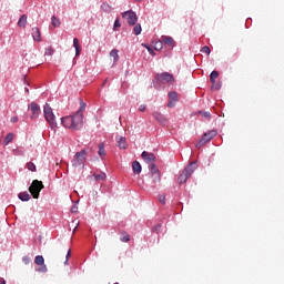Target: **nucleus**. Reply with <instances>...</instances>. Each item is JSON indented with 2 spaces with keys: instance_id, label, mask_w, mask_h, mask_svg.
I'll list each match as a JSON object with an SVG mask.
<instances>
[{
  "instance_id": "1",
  "label": "nucleus",
  "mask_w": 284,
  "mask_h": 284,
  "mask_svg": "<svg viewBox=\"0 0 284 284\" xmlns=\"http://www.w3.org/2000/svg\"><path fill=\"white\" fill-rule=\"evenodd\" d=\"M85 110V103L81 102L80 109L73 115H68L61 119L62 125L69 130H81L83 128V111Z\"/></svg>"
},
{
  "instance_id": "2",
  "label": "nucleus",
  "mask_w": 284,
  "mask_h": 284,
  "mask_svg": "<svg viewBox=\"0 0 284 284\" xmlns=\"http://www.w3.org/2000/svg\"><path fill=\"white\" fill-rule=\"evenodd\" d=\"M43 114L51 130H57V116L54 115V111L52 110V106H50L49 103L44 104Z\"/></svg>"
},
{
  "instance_id": "3",
  "label": "nucleus",
  "mask_w": 284,
  "mask_h": 284,
  "mask_svg": "<svg viewBox=\"0 0 284 284\" xmlns=\"http://www.w3.org/2000/svg\"><path fill=\"white\" fill-rule=\"evenodd\" d=\"M194 170H196V162H192L190 163L183 171L182 173L179 175L178 178V183L180 185H183L185 183H187V179H190V176H192V174H194Z\"/></svg>"
},
{
  "instance_id": "4",
  "label": "nucleus",
  "mask_w": 284,
  "mask_h": 284,
  "mask_svg": "<svg viewBox=\"0 0 284 284\" xmlns=\"http://www.w3.org/2000/svg\"><path fill=\"white\" fill-rule=\"evenodd\" d=\"M45 186L43 185L42 181L33 180L31 185L29 186V192L33 199H39V195L41 194V190H43Z\"/></svg>"
},
{
  "instance_id": "5",
  "label": "nucleus",
  "mask_w": 284,
  "mask_h": 284,
  "mask_svg": "<svg viewBox=\"0 0 284 284\" xmlns=\"http://www.w3.org/2000/svg\"><path fill=\"white\" fill-rule=\"evenodd\" d=\"M88 155V152L85 150H82L78 153H75L73 160H72V165L73 168H83L85 163V156Z\"/></svg>"
},
{
  "instance_id": "6",
  "label": "nucleus",
  "mask_w": 284,
  "mask_h": 284,
  "mask_svg": "<svg viewBox=\"0 0 284 284\" xmlns=\"http://www.w3.org/2000/svg\"><path fill=\"white\" fill-rule=\"evenodd\" d=\"M216 130H211L202 135V139L196 143V148H203V145H207L216 136Z\"/></svg>"
},
{
  "instance_id": "7",
  "label": "nucleus",
  "mask_w": 284,
  "mask_h": 284,
  "mask_svg": "<svg viewBox=\"0 0 284 284\" xmlns=\"http://www.w3.org/2000/svg\"><path fill=\"white\" fill-rule=\"evenodd\" d=\"M122 17L125 19L129 26H136V21H139V18L134 11H125L122 13Z\"/></svg>"
},
{
  "instance_id": "8",
  "label": "nucleus",
  "mask_w": 284,
  "mask_h": 284,
  "mask_svg": "<svg viewBox=\"0 0 284 284\" xmlns=\"http://www.w3.org/2000/svg\"><path fill=\"white\" fill-rule=\"evenodd\" d=\"M150 172H151V176L153 179V183H160V181H161V171L159 170V166H156V164H151L150 165Z\"/></svg>"
},
{
  "instance_id": "9",
  "label": "nucleus",
  "mask_w": 284,
  "mask_h": 284,
  "mask_svg": "<svg viewBox=\"0 0 284 284\" xmlns=\"http://www.w3.org/2000/svg\"><path fill=\"white\" fill-rule=\"evenodd\" d=\"M158 81L161 83H174V75L168 72H162L156 75Z\"/></svg>"
},
{
  "instance_id": "10",
  "label": "nucleus",
  "mask_w": 284,
  "mask_h": 284,
  "mask_svg": "<svg viewBox=\"0 0 284 284\" xmlns=\"http://www.w3.org/2000/svg\"><path fill=\"white\" fill-rule=\"evenodd\" d=\"M29 110H31L32 115L31 119L34 120L39 116V114H41V108L39 106V104H37V102H31L29 104Z\"/></svg>"
},
{
  "instance_id": "11",
  "label": "nucleus",
  "mask_w": 284,
  "mask_h": 284,
  "mask_svg": "<svg viewBox=\"0 0 284 284\" xmlns=\"http://www.w3.org/2000/svg\"><path fill=\"white\" fill-rule=\"evenodd\" d=\"M142 159L143 161H145V163H152V165H154V161H156V156L154 155V153H150L148 151L142 152Z\"/></svg>"
},
{
  "instance_id": "12",
  "label": "nucleus",
  "mask_w": 284,
  "mask_h": 284,
  "mask_svg": "<svg viewBox=\"0 0 284 284\" xmlns=\"http://www.w3.org/2000/svg\"><path fill=\"white\" fill-rule=\"evenodd\" d=\"M153 119H155V121H158V123H161L162 125L168 124V118H165V115H163L161 112H153L152 114Z\"/></svg>"
},
{
  "instance_id": "13",
  "label": "nucleus",
  "mask_w": 284,
  "mask_h": 284,
  "mask_svg": "<svg viewBox=\"0 0 284 284\" xmlns=\"http://www.w3.org/2000/svg\"><path fill=\"white\" fill-rule=\"evenodd\" d=\"M118 141V148H120V150H128V140H125V138L120 136L116 138Z\"/></svg>"
},
{
  "instance_id": "14",
  "label": "nucleus",
  "mask_w": 284,
  "mask_h": 284,
  "mask_svg": "<svg viewBox=\"0 0 284 284\" xmlns=\"http://www.w3.org/2000/svg\"><path fill=\"white\" fill-rule=\"evenodd\" d=\"M32 39L41 42V30H39V28H32Z\"/></svg>"
},
{
  "instance_id": "15",
  "label": "nucleus",
  "mask_w": 284,
  "mask_h": 284,
  "mask_svg": "<svg viewBox=\"0 0 284 284\" xmlns=\"http://www.w3.org/2000/svg\"><path fill=\"white\" fill-rule=\"evenodd\" d=\"M162 43H165V45L174 47V38H172L170 36H163Z\"/></svg>"
},
{
  "instance_id": "16",
  "label": "nucleus",
  "mask_w": 284,
  "mask_h": 284,
  "mask_svg": "<svg viewBox=\"0 0 284 284\" xmlns=\"http://www.w3.org/2000/svg\"><path fill=\"white\" fill-rule=\"evenodd\" d=\"M27 24H28V16L22 14L19 18L18 26H19V28H26Z\"/></svg>"
},
{
  "instance_id": "17",
  "label": "nucleus",
  "mask_w": 284,
  "mask_h": 284,
  "mask_svg": "<svg viewBox=\"0 0 284 284\" xmlns=\"http://www.w3.org/2000/svg\"><path fill=\"white\" fill-rule=\"evenodd\" d=\"M73 48H75V57H79L81 54V45L79 44V39H73Z\"/></svg>"
},
{
  "instance_id": "18",
  "label": "nucleus",
  "mask_w": 284,
  "mask_h": 284,
  "mask_svg": "<svg viewBox=\"0 0 284 284\" xmlns=\"http://www.w3.org/2000/svg\"><path fill=\"white\" fill-rule=\"evenodd\" d=\"M132 170H133L134 174H139L142 170L141 163H139V161H133Z\"/></svg>"
},
{
  "instance_id": "19",
  "label": "nucleus",
  "mask_w": 284,
  "mask_h": 284,
  "mask_svg": "<svg viewBox=\"0 0 284 284\" xmlns=\"http://www.w3.org/2000/svg\"><path fill=\"white\" fill-rule=\"evenodd\" d=\"M18 199H20V201H30V193L21 192L18 194Z\"/></svg>"
},
{
  "instance_id": "20",
  "label": "nucleus",
  "mask_w": 284,
  "mask_h": 284,
  "mask_svg": "<svg viewBox=\"0 0 284 284\" xmlns=\"http://www.w3.org/2000/svg\"><path fill=\"white\" fill-rule=\"evenodd\" d=\"M36 265H44L45 260L43 258V255H37L34 258Z\"/></svg>"
},
{
  "instance_id": "21",
  "label": "nucleus",
  "mask_w": 284,
  "mask_h": 284,
  "mask_svg": "<svg viewBox=\"0 0 284 284\" xmlns=\"http://www.w3.org/2000/svg\"><path fill=\"white\" fill-rule=\"evenodd\" d=\"M51 24L53 26V28H59L61 26V20H59L57 17L52 16Z\"/></svg>"
},
{
  "instance_id": "22",
  "label": "nucleus",
  "mask_w": 284,
  "mask_h": 284,
  "mask_svg": "<svg viewBox=\"0 0 284 284\" xmlns=\"http://www.w3.org/2000/svg\"><path fill=\"white\" fill-rule=\"evenodd\" d=\"M99 156H105V144L103 142H101L99 144V152H98Z\"/></svg>"
},
{
  "instance_id": "23",
  "label": "nucleus",
  "mask_w": 284,
  "mask_h": 284,
  "mask_svg": "<svg viewBox=\"0 0 284 284\" xmlns=\"http://www.w3.org/2000/svg\"><path fill=\"white\" fill-rule=\"evenodd\" d=\"M103 12H112V6H110L108 2H103L102 6H101Z\"/></svg>"
},
{
  "instance_id": "24",
  "label": "nucleus",
  "mask_w": 284,
  "mask_h": 284,
  "mask_svg": "<svg viewBox=\"0 0 284 284\" xmlns=\"http://www.w3.org/2000/svg\"><path fill=\"white\" fill-rule=\"evenodd\" d=\"M110 57H112L114 63H116V61H119V50L113 49V50L110 52Z\"/></svg>"
},
{
  "instance_id": "25",
  "label": "nucleus",
  "mask_w": 284,
  "mask_h": 284,
  "mask_svg": "<svg viewBox=\"0 0 284 284\" xmlns=\"http://www.w3.org/2000/svg\"><path fill=\"white\" fill-rule=\"evenodd\" d=\"M219 78V71H212L210 74L211 83H216V79Z\"/></svg>"
},
{
  "instance_id": "26",
  "label": "nucleus",
  "mask_w": 284,
  "mask_h": 284,
  "mask_svg": "<svg viewBox=\"0 0 284 284\" xmlns=\"http://www.w3.org/2000/svg\"><path fill=\"white\" fill-rule=\"evenodd\" d=\"M52 54H54V48L52 47H47L44 49V57H52Z\"/></svg>"
},
{
  "instance_id": "27",
  "label": "nucleus",
  "mask_w": 284,
  "mask_h": 284,
  "mask_svg": "<svg viewBox=\"0 0 284 284\" xmlns=\"http://www.w3.org/2000/svg\"><path fill=\"white\" fill-rule=\"evenodd\" d=\"M12 139H14L13 133L7 134V136L4 138V145H8V144L12 143Z\"/></svg>"
},
{
  "instance_id": "28",
  "label": "nucleus",
  "mask_w": 284,
  "mask_h": 284,
  "mask_svg": "<svg viewBox=\"0 0 284 284\" xmlns=\"http://www.w3.org/2000/svg\"><path fill=\"white\" fill-rule=\"evenodd\" d=\"M169 99L171 101H179V93H176V91H172L169 93Z\"/></svg>"
},
{
  "instance_id": "29",
  "label": "nucleus",
  "mask_w": 284,
  "mask_h": 284,
  "mask_svg": "<svg viewBox=\"0 0 284 284\" xmlns=\"http://www.w3.org/2000/svg\"><path fill=\"white\" fill-rule=\"evenodd\" d=\"M121 241H122V243H129L130 235L126 232H122L121 233Z\"/></svg>"
},
{
  "instance_id": "30",
  "label": "nucleus",
  "mask_w": 284,
  "mask_h": 284,
  "mask_svg": "<svg viewBox=\"0 0 284 284\" xmlns=\"http://www.w3.org/2000/svg\"><path fill=\"white\" fill-rule=\"evenodd\" d=\"M133 32H134V34H135L136 37H139V34H141L142 28H141V26H140L139 23L134 26Z\"/></svg>"
},
{
  "instance_id": "31",
  "label": "nucleus",
  "mask_w": 284,
  "mask_h": 284,
  "mask_svg": "<svg viewBox=\"0 0 284 284\" xmlns=\"http://www.w3.org/2000/svg\"><path fill=\"white\" fill-rule=\"evenodd\" d=\"M27 169H28L30 172H37V165H34V163H32V162H28V163H27Z\"/></svg>"
},
{
  "instance_id": "32",
  "label": "nucleus",
  "mask_w": 284,
  "mask_h": 284,
  "mask_svg": "<svg viewBox=\"0 0 284 284\" xmlns=\"http://www.w3.org/2000/svg\"><path fill=\"white\" fill-rule=\"evenodd\" d=\"M105 173L94 174L95 181H105Z\"/></svg>"
},
{
  "instance_id": "33",
  "label": "nucleus",
  "mask_w": 284,
  "mask_h": 284,
  "mask_svg": "<svg viewBox=\"0 0 284 284\" xmlns=\"http://www.w3.org/2000/svg\"><path fill=\"white\" fill-rule=\"evenodd\" d=\"M201 52H203L204 54H210L212 50L210 49V47L205 45V47H202Z\"/></svg>"
},
{
  "instance_id": "34",
  "label": "nucleus",
  "mask_w": 284,
  "mask_h": 284,
  "mask_svg": "<svg viewBox=\"0 0 284 284\" xmlns=\"http://www.w3.org/2000/svg\"><path fill=\"white\" fill-rule=\"evenodd\" d=\"M163 49V42H156L154 50H162Z\"/></svg>"
},
{
  "instance_id": "35",
  "label": "nucleus",
  "mask_w": 284,
  "mask_h": 284,
  "mask_svg": "<svg viewBox=\"0 0 284 284\" xmlns=\"http://www.w3.org/2000/svg\"><path fill=\"white\" fill-rule=\"evenodd\" d=\"M144 48H146L148 52H150L153 57L156 54L152 48H150L148 44H143Z\"/></svg>"
},
{
  "instance_id": "36",
  "label": "nucleus",
  "mask_w": 284,
  "mask_h": 284,
  "mask_svg": "<svg viewBox=\"0 0 284 284\" xmlns=\"http://www.w3.org/2000/svg\"><path fill=\"white\" fill-rule=\"evenodd\" d=\"M158 199L162 203V205H165V195L164 194L159 195Z\"/></svg>"
},
{
  "instance_id": "37",
  "label": "nucleus",
  "mask_w": 284,
  "mask_h": 284,
  "mask_svg": "<svg viewBox=\"0 0 284 284\" xmlns=\"http://www.w3.org/2000/svg\"><path fill=\"white\" fill-rule=\"evenodd\" d=\"M202 114V116H204V119H211V114H210V112H202L201 113Z\"/></svg>"
},
{
  "instance_id": "38",
  "label": "nucleus",
  "mask_w": 284,
  "mask_h": 284,
  "mask_svg": "<svg viewBox=\"0 0 284 284\" xmlns=\"http://www.w3.org/2000/svg\"><path fill=\"white\" fill-rule=\"evenodd\" d=\"M22 262L24 263V265H29V263H30V257L24 256V257L22 258Z\"/></svg>"
},
{
  "instance_id": "39",
  "label": "nucleus",
  "mask_w": 284,
  "mask_h": 284,
  "mask_svg": "<svg viewBox=\"0 0 284 284\" xmlns=\"http://www.w3.org/2000/svg\"><path fill=\"white\" fill-rule=\"evenodd\" d=\"M116 28H121V22H119V19L114 21V30H116Z\"/></svg>"
},
{
  "instance_id": "40",
  "label": "nucleus",
  "mask_w": 284,
  "mask_h": 284,
  "mask_svg": "<svg viewBox=\"0 0 284 284\" xmlns=\"http://www.w3.org/2000/svg\"><path fill=\"white\" fill-rule=\"evenodd\" d=\"M146 108H148V106H145V104H141V105L139 106V111H140V112H145Z\"/></svg>"
},
{
  "instance_id": "41",
  "label": "nucleus",
  "mask_w": 284,
  "mask_h": 284,
  "mask_svg": "<svg viewBox=\"0 0 284 284\" xmlns=\"http://www.w3.org/2000/svg\"><path fill=\"white\" fill-rule=\"evenodd\" d=\"M40 272H48V266H45V264H42L40 267Z\"/></svg>"
},
{
  "instance_id": "42",
  "label": "nucleus",
  "mask_w": 284,
  "mask_h": 284,
  "mask_svg": "<svg viewBox=\"0 0 284 284\" xmlns=\"http://www.w3.org/2000/svg\"><path fill=\"white\" fill-rule=\"evenodd\" d=\"M213 88L214 90H221V83H214Z\"/></svg>"
},
{
  "instance_id": "43",
  "label": "nucleus",
  "mask_w": 284,
  "mask_h": 284,
  "mask_svg": "<svg viewBox=\"0 0 284 284\" xmlns=\"http://www.w3.org/2000/svg\"><path fill=\"white\" fill-rule=\"evenodd\" d=\"M70 256H72L71 251L69 250L67 253V260L64 262V264H68V260L70 258Z\"/></svg>"
},
{
  "instance_id": "44",
  "label": "nucleus",
  "mask_w": 284,
  "mask_h": 284,
  "mask_svg": "<svg viewBox=\"0 0 284 284\" xmlns=\"http://www.w3.org/2000/svg\"><path fill=\"white\" fill-rule=\"evenodd\" d=\"M19 121V118L18 116H12L11 118V123H17Z\"/></svg>"
},
{
  "instance_id": "45",
  "label": "nucleus",
  "mask_w": 284,
  "mask_h": 284,
  "mask_svg": "<svg viewBox=\"0 0 284 284\" xmlns=\"http://www.w3.org/2000/svg\"><path fill=\"white\" fill-rule=\"evenodd\" d=\"M168 108H174V103L172 102V100L168 103Z\"/></svg>"
},
{
  "instance_id": "46",
  "label": "nucleus",
  "mask_w": 284,
  "mask_h": 284,
  "mask_svg": "<svg viewBox=\"0 0 284 284\" xmlns=\"http://www.w3.org/2000/svg\"><path fill=\"white\" fill-rule=\"evenodd\" d=\"M0 284H6V280L3 277H0Z\"/></svg>"
},
{
  "instance_id": "47",
  "label": "nucleus",
  "mask_w": 284,
  "mask_h": 284,
  "mask_svg": "<svg viewBox=\"0 0 284 284\" xmlns=\"http://www.w3.org/2000/svg\"><path fill=\"white\" fill-rule=\"evenodd\" d=\"M71 212H72L73 214L77 213V207L73 206V207L71 209Z\"/></svg>"
},
{
  "instance_id": "48",
  "label": "nucleus",
  "mask_w": 284,
  "mask_h": 284,
  "mask_svg": "<svg viewBox=\"0 0 284 284\" xmlns=\"http://www.w3.org/2000/svg\"><path fill=\"white\" fill-rule=\"evenodd\" d=\"M77 227H79V222L77 223L74 230H73V233L77 232Z\"/></svg>"
},
{
  "instance_id": "49",
  "label": "nucleus",
  "mask_w": 284,
  "mask_h": 284,
  "mask_svg": "<svg viewBox=\"0 0 284 284\" xmlns=\"http://www.w3.org/2000/svg\"><path fill=\"white\" fill-rule=\"evenodd\" d=\"M105 83H108V79L104 80V82L102 83V87L105 85Z\"/></svg>"
},
{
  "instance_id": "50",
  "label": "nucleus",
  "mask_w": 284,
  "mask_h": 284,
  "mask_svg": "<svg viewBox=\"0 0 284 284\" xmlns=\"http://www.w3.org/2000/svg\"><path fill=\"white\" fill-rule=\"evenodd\" d=\"M26 92H30V91L28 90V88H26Z\"/></svg>"
},
{
  "instance_id": "51",
  "label": "nucleus",
  "mask_w": 284,
  "mask_h": 284,
  "mask_svg": "<svg viewBox=\"0 0 284 284\" xmlns=\"http://www.w3.org/2000/svg\"><path fill=\"white\" fill-rule=\"evenodd\" d=\"M134 1H141V0H134Z\"/></svg>"
}]
</instances>
